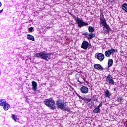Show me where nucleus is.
<instances>
[{
	"mask_svg": "<svg viewBox=\"0 0 127 127\" xmlns=\"http://www.w3.org/2000/svg\"><path fill=\"white\" fill-rule=\"evenodd\" d=\"M88 31L91 33H93V32L95 31V28L93 27L92 26H89Z\"/></svg>",
	"mask_w": 127,
	"mask_h": 127,
	"instance_id": "nucleus-22",
	"label": "nucleus"
},
{
	"mask_svg": "<svg viewBox=\"0 0 127 127\" xmlns=\"http://www.w3.org/2000/svg\"><path fill=\"white\" fill-rule=\"evenodd\" d=\"M92 100L94 101H97V96L96 95L93 96L92 97Z\"/></svg>",
	"mask_w": 127,
	"mask_h": 127,
	"instance_id": "nucleus-25",
	"label": "nucleus"
},
{
	"mask_svg": "<svg viewBox=\"0 0 127 127\" xmlns=\"http://www.w3.org/2000/svg\"><path fill=\"white\" fill-rule=\"evenodd\" d=\"M106 82L109 84V85H115V81H114V79L113 78V76L111 75V74H109L107 76H106Z\"/></svg>",
	"mask_w": 127,
	"mask_h": 127,
	"instance_id": "nucleus-7",
	"label": "nucleus"
},
{
	"mask_svg": "<svg viewBox=\"0 0 127 127\" xmlns=\"http://www.w3.org/2000/svg\"><path fill=\"white\" fill-rule=\"evenodd\" d=\"M78 98L80 99H81L83 101L84 100V98L82 97V96H78Z\"/></svg>",
	"mask_w": 127,
	"mask_h": 127,
	"instance_id": "nucleus-29",
	"label": "nucleus"
},
{
	"mask_svg": "<svg viewBox=\"0 0 127 127\" xmlns=\"http://www.w3.org/2000/svg\"><path fill=\"white\" fill-rule=\"evenodd\" d=\"M93 112V113H95V114H99V113L101 112V109L97 107L94 109Z\"/></svg>",
	"mask_w": 127,
	"mask_h": 127,
	"instance_id": "nucleus-20",
	"label": "nucleus"
},
{
	"mask_svg": "<svg viewBox=\"0 0 127 127\" xmlns=\"http://www.w3.org/2000/svg\"><path fill=\"white\" fill-rule=\"evenodd\" d=\"M80 91L82 94H88L89 93V88L87 86H83L80 88Z\"/></svg>",
	"mask_w": 127,
	"mask_h": 127,
	"instance_id": "nucleus-10",
	"label": "nucleus"
},
{
	"mask_svg": "<svg viewBox=\"0 0 127 127\" xmlns=\"http://www.w3.org/2000/svg\"><path fill=\"white\" fill-rule=\"evenodd\" d=\"M3 9L0 10V14L2 13V12H3Z\"/></svg>",
	"mask_w": 127,
	"mask_h": 127,
	"instance_id": "nucleus-32",
	"label": "nucleus"
},
{
	"mask_svg": "<svg viewBox=\"0 0 127 127\" xmlns=\"http://www.w3.org/2000/svg\"><path fill=\"white\" fill-rule=\"evenodd\" d=\"M116 52V50L114 49H111L110 50H108L105 52V55L107 57H110L113 53H115Z\"/></svg>",
	"mask_w": 127,
	"mask_h": 127,
	"instance_id": "nucleus-9",
	"label": "nucleus"
},
{
	"mask_svg": "<svg viewBox=\"0 0 127 127\" xmlns=\"http://www.w3.org/2000/svg\"><path fill=\"white\" fill-rule=\"evenodd\" d=\"M121 7L123 11H125V12H127V3H123L121 6Z\"/></svg>",
	"mask_w": 127,
	"mask_h": 127,
	"instance_id": "nucleus-14",
	"label": "nucleus"
},
{
	"mask_svg": "<svg viewBox=\"0 0 127 127\" xmlns=\"http://www.w3.org/2000/svg\"><path fill=\"white\" fill-rule=\"evenodd\" d=\"M35 56L38 58L44 59V60H45L46 61H48V60H50L51 59V53H44V52H40L39 53H36Z\"/></svg>",
	"mask_w": 127,
	"mask_h": 127,
	"instance_id": "nucleus-1",
	"label": "nucleus"
},
{
	"mask_svg": "<svg viewBox=\"0 0 127 127\" xmlns=\"http://www.w3.org/2000/svg\"><path fill=\"white\" fill-rule=\"evenodd\" d=\"M99 19L100 26H104V28H106L107 31H110L111 30V28H110V26L107 24L106 19H105V17H104V14H103V13H100Z\"/></svg>",
	"mask_w": 127,
	"mask_h": 127,
	"instance_id": "nucleus-3",
	"label": "nucleus"
},
{
	"mask_svg": "<svg viewBox=\"0 0 127 127\" xmlns=\"http://www.w3.org/2000/svg\"><path fill=\"white\" fill-rule=\"evenodd\" d=\"M77 82H78V83H79V84H80V85H82V82H81V81H80V80H77Z\"/></svg>",
	"mask_w": 127,
	"mask_h": 127,
	"instance_id": "nucleus-30",
	"label": "nucleus"
},
{
	"mask_svg": "<svg viewBox=\"0 0 127 127\" xmlns=\"http://www.w3.org/2000/svg\"><path fill=\"white\" fill-rule=\"evenodd\" d=\"M33 30V27H31L29 28V31H30L31 32H32V31Z\"/></svg>",
	"mask_w": 127,
	"mask_h": 127,
	"instance_id": "nucleus-27",
	"label": "nucleus"
},
{
	"mask_svg": "<svg viewBox=\"0 0 127 127\" xmlns=\"http://www.w3.org/2000/svg\"><path fill=\"white\" fill-rule=\"evenodd\" d=\"M69 14H70V15H71V16H72L74 19H75L79 27L81 28L83 27V26H87V25H89V23L84 22L83 19H79L78 17H76V16L72 13L69 12Z\"/></svg>",
	"mask_w": 127,
	"mask_h": 127,
	"instance_id": "nucleus-2",
	"label": "nucleus"
},
{
	"mask_svg": "<svg viewBox=\"0 0 127 127\" xmlns=\"http://www.w3.org/2000/svg\"><path fill=\"white\" fill-rule=\"evenodd\" d=\"M32 90L34 91V92H36V90H37V82L32 81Z\"/></svg>",
	"mask_w": 127,
	"mask_h": 127,
	"instance_id": "nucleus-11",
	"label": "nucleus"
},
{
	"mask_svg": "<svg viewBox=\"0 0 127 127\" xmlns=\"http://www.w3.org/2000/svg\"><path fill=\"white\" fill-rule=\"evenodd\" d=\"M81 48H83V49H85V50H87V49H88V48H89V49H90V48H91L92 45H91V44H89L88 41H83L81 44Z\"/></svg>",
	"mask_w": 127,
	"mask_h": 127,
	"instance_id": "nucleus-6",
	"label": "nucleus"
},
{
	"mask_svg": "<svg viewBox=\"0 0 127 127\" xmlns=\"http://www.w3.org/2000/svg\"><path fill=\"white\" fill-rule=\"evenodd\" d=\"M37 91L39 92V93L40 92V91H39V90H37Z\"/></svg>",
	"mask_w": 127,
	"mask_h": 127,
	"instance_id": "nucleus-38",
	"label": "nucleus"
},
{
	"mask_svg": "<svg viewBox=\"0 0 127 127\" xmlns=\"http://www.w3.org/2000/svg\"><path fill=\"white\" fill-rule=\"evenodd\" d=\"M83 101L84 102H86V104H88V103H90V102H91V101H92V98H84Z\"/></svg>",
	"mask_w": 127,
	"mask_h": 127,
	"instance_id": "nucleus-23",
	"label": "nucleus"
},
{
	"mask_svg": "<svg viewBox=\"0 0 127 127\" xmlns=\"http://www.w3.org/2000/svg\"><path fill=\"white\" fill-rule=\"evenodd\" d=\"M76 95H77V96H78V97H79V96H80V95H79L78 93H76Z\"/></svg>",
	"mask_w": 127,
	"mask_h": 127,
	"instance_id": "nucleus-34",
	"label": "nucleus"
},
{
	"mask_svg": "<svg viewBox=\"0 0 127 127\" xmlns=\"http://www.w3.org/2000/svg\"><path fill=\"white\" fill-rule=\"evenodd\" d=\"M88 107H89L90 108H91V107H92V105H91V104H89L88 105Z\"/></svg>",
	"mask_w": 127,
	"mask_h": 127,
	"instance_id": "nucleus-33",
	"label": "nucleus"
},
{
	"mask_svg": "<svg viewBox=\"0 0 127 127\" xmlns=\"http://www.w3.org/2000/svg\"><path fill=\"white\" fill-rule=\"evenodd\" d=\"M102 106H103V103H100L97 107L100 109V108H101V107H102Z\"/></svg>",
	"mask_w": 127,
	"mask_h": 127,
	"instance_id": "nucleus-28",
	"label": "nucleus"
},
{
	"mask_svg": "<svg viewBox=\"0 0 127 127\" xmlns=\"http://www.w3.org/2000/svg\"><path fill=\"white\" fill-rule=\"evenodd\" d=\"M112 95V93H111V92H109L108 89H107L105 92H104V96L106 97V98H108V99L111 98V96Z\"/></svg>",
	"mask_w": 127,
	"mask_h": 127,
	"instance_id": "nucleus-12",
	"label": "nucleus"
},
{
	"mask_svg": "<svg viewBox=\"0 0 127 127\" xmlns=\"http://www.w3.org/2000/svg\"><path fill=\"white\" fill-rule=\"evenodd\" d=\"M27 38L29 40H31L32 41H35V39H34V37L30 34L27 35Z\"/></svg>",
	"mask_w": 127,
	"mask_h": 127,
	"instance_id": "nucleus-15",
	"label": "nucleus"
},
{
	"mask_svg": "<svg viewBox=\"0 0 127 127\" xmlns=\"http://www.w3.org/2000/svg\"><path fill=\"white\" fill-rule=\"evenodd\" d=\"M113 72H115V68H114V69H113Z\"/></svg>",
	"mask_w": 127,
	"mask_h": 127,
	"instance_id": "nucleus-37",
	"label": "nucleus"
},
{
	"mask_svg": "<svg viewBox=\"0 0 127 127\" xmlns=\"http://www.w3.org/2000/svg\"><path fill=\"white\" fill-rule=\"evenodd\" d=\"M88 34H89L87 32L82 33V35H86L87 38H88V36H87V35H88Z\"/></svg>",
	"mask_w": 127,
	"mask_h": 127,
	"instance_id": "nucleus-26",
	"label": "nucleus"
},
{
	"mask_svg": "<svg viewBox=\"0 0 127 127\" xmlns=\"http://www.w3.org/2000/svg\"><path fill=\"white\" fill-rule=\"evenodd\" d=\"M95 37V34L91 33L88 34V37H87L88 39L91 40V39H93Z\"/></svg>",
	"mask_w": 127,
	"mask_h": 127,
	"instance_id": "nucleus-21",
	"label": "nucleus"
},
{
	"mask_svg": "<svg viewBox=\"0 0 127 127\" xmlns=\"http://www.w3.org/2000/svg\"><path fill=\"white\" fill-rule=\"evenodd\" d=\"M121 52V53H124V52L123 51H122Z\"/></svg>",
	"mask_w": 127,
	"mask_h": 127,
	"instance_id": "nucleus-36",
	"label": "nucleus"
},
{
	"mask_svg": "<svg viewBox=\"0 0 127 127\" xmlns=\"http://www.w3.org/2000/svg\"><path fill=\"white\" fill-rule=\"evenodd\" d=\"M113 91H116V88H114V90H113Z\"/></svg>",
	"mask_w": 127,
	"mask_h": 127,
	"instance_id": "nucleus-35",
	"label": "nucleus"
},
{
	"mask_svg": "<svg viewBox=\"0 0 127 127\" xmlns=\"http://www.w3.org/2000/svg\"><path fill=\"white\" fill-rule=\"evenodd\" d=\"M56 105L58 108H59V109H61V110H65V111H68V108H67L65 103L61 100H59L56 102Z\"/></svg>",
	"mask_w": 127,
	"mask_h": 127,
	"instance_id": "nucleus-5",
	"label": "nucleus"
},
{
	"mask_svg": "<svg viewBox=\"0 0 127 127\" xmlns=\"http://www.w3.org/2000/svg\"><path fill=\"white\" fill-rule=\"evenodd\" d=\"M116 101L119 103V104H123V102H124V99L123 98V97L120 96L117 98Z\"/></svg>",
	"mask_w": 127,
	"mask_h": 127,
	"instance_id": "nucleus-16",
	"label": "nucleus"
},
{
	"mask_svg": "<svg viewBox=\"0 0 127 127\" xmlns=\"http://www.w3.org/2000/svg\"><path fill=\"white\" fill-rule=\"evenodd\" d=\"M6 104V101L5 99H0V105L1 107H3L4 105Z\"/></svg>",
	"mask_w": 127,
	"mask_h": 127,
	"instance_id": "nucleus-17",
	"label": "nucleus"
},
{
	"mask_svg": "<svg viewBox=\"0 0 127 127\" xmlns=\"http://www.w3.org/2000/svg\"><path fill=\"white\" fill-rule=\"evenodd\" d=\"M113 62H114V61L113 60V59H109L108 60V68H110V67H112V65H113Z\"/></svg>",
	"mask_w": 127,
	"mask_h": 127,
	"instance_id": "nucleus-18",
	"label": "nucleus"
},
{
	"mask_svg": "<svg viewBox=\"0 0 127 127\" xmlns=\"http://www.w3.org/2000/svg\"><path fill=\"white\" fill-rule=\"evenodd\" d=\"M12 118L13 119V120H14L15 121V122H17V118L15 116V115H14V114H12Z\"/></svg>",
	"mask_w": 127,
	"mask_h": 127,
	"instance_id": "nucleus-24",
	"label": "nucleus"
},
{
	"mask_svg": "<svg viewBox=\"0 0 127 127\" xmlns=\"http://www.w3.org/2000/svg\"><path fill=\"white\" fill-rule=\"evenodd\" d=\"M10 108V105L8 103H6L3 106L4 111H7Z\"/></svg>",
	"mask_w": 127,
	"mask_h": 127,
	"instance_id": "nucleus-19",
	"label": "nucleus"
},
{
	"mask_svg": "<svg viewBox=\"0 0 127 127\" xmlns=\"http://www.w3.org/2000/svg\"><path fill=\"white\" fill-rule=\"evenodd\" d=\"M95 58H97L99 61H103L105 59V55L101 53H96Z\"/></svg>",
	"mask_w": 127,
	"mask_h": 127,
	"instance_id": "nucleus-8",
	"label": "nucleus"
},
{
	"mask_svg": "<svg viewBox=\"0 0 127 127\" xmlns=\"http://www.w3.org/2000/svg\"><path fill=\"white\" fill-rule=\"evenodd\" d=\"M94 68L95 69H96V70H98V71L101 70H104V69L103 68V67L101 66V65H100L99 64H94Z\"/></svg>",
	"mask_w": 127,
	"mask_h": 127,
	"instance_id": "nucleus-13",
	"label": "nucleus"
},
{
	"mask_svg": "<svg viewBox=\"0 0 127 127\" xmlns=\"http://www.w3.org/2000/svg\"><path fill=\"white\" fill-rule=\"evenodd\" d=\"M2 5V3H1V2L0 1V7H1Z\"/></svg>",
	"mask_w": 127,
	"mask_h": 127,
	"instance_id": "nucleus-31",
	"label": "nucleus"
},
{
	"mask_svg": "<svg viewBox=\"0 0 127 127\" xmlns=\"http://www.w3.org/2000/svg\"><path fill=\"white\" fill-rule=\"evenodd\" d=\"M44 104L51 110H55V101L52 98L45 99Z\"/></svg>",
	"mask_w": 127,
	"mask_h": 127,
	"instance_id": "nucleus-4",
	"label": "nucleus"
}]
</instances>
